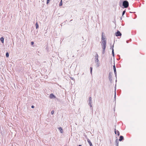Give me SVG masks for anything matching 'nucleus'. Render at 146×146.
<instances>
[{
  "label": "nucleus",
  "mask_w": 146,
  "mask_h": 146,
  "mask_svg": "<svg viewBox=\"0 0 146 146\" xmlns=\"http://www.w3.org/2000/svg\"><path fill=\"white\" fill-rule=\"evenodd\" d=\"M6 56L7 57H8L9 56V54L8 52H7L6 54Z\"/></svg>",
  "instance_id": "4468645a"
},
{
  "label": "nucleus",
  "mask_w": 146,
  "mask_h": 146,
  "mask_svg": "<svg viewBox=\"0 0 146 146\" xmlns=\"http://www.w3.org/2000/svg\"><path fill=\"white\" fill-rule=\"evenodd\" d=\"M4 38L3 37H1L0 38L1 41L3 43L4 42Z\"/></svg>",
  "instance_id": "9d476101"
},
{
  "label": "nucleus",
  "mask_w": 146,
  "mask_h": 146,
  "mask_svg": "<svg viewBox=\"0 0 146 146\" xmlns=\"http://www.w3.org/2000/svg\"><path fill=\"white\" fill-rule=\"evenodd\" d=\"M102 42L101 45L102 48L104 50L106 46V40L103 36V33L102 34Z\"/></svg>",
  "instance_id": "f257e3e1"
},
{
  "label": "nucleus",
  "mask_w": 146,
  "mask_h": 146,
  "mask_svg": "<svg viewBox=\"0 0 146 146\" xmlns=\"http://www.w3.org/2000/svg\"><path fill=\"white\" fill-rule=\"evenodd\" d=\"M31 108H34V106H31Z\"/></svg>",
  "instance_id": "412c9836"
},
{
  "label": "nucleus",
  "mask_w": 146,
  "mask_h": 146,
  "mask_svg": "<svg viewBox=\"0 0 146 146\" xmlns=\"http://www.w3.org/2000/svg\"><path fill=\"white\" fill-rule=\"evenodd\" d=\"M50 0H47V1L46 2L47 4H48V3L49 2Z\"/></svg>",
  "instance_id": "dca6fc26"
},
{
  "label": "nucleus",
  "mask_w": 146,
  "mask_h": 146,
  "mask_svg": "<svg viewBox=\"0 0 146 146\" xmlns=\"http://www.w3.org/2000/svg\"><path fill=\"white\" fill-rule=\"evenodd\" d=\"M98 55L97 54H96V55L95 56V58L96 59V60H95V62L97 63V64L98 63L99 60H98Z\"/></svg>",
  "instance_id": "20e7f679"
},
{
  "label": "nucleus",
  "mask_w": 146,
  "mask_h": 146,
  "mask_svg": "<svg viewBox=\"0 0 146 146\" xmlns=\"http://www.w3.org/2000/svg\"><path fill=\"white\" fill-rule=\"evenodd\" d=\"M116 36H120L121 35V33L119 31H117V32L116 33Z\"/></svg>",
  "instance_id": "7ed1b4c3"
},
{
  "label": "nucleus",
  "mask_w": 146,
  "mask_h": 146,
  "mask_svg": "<svg viewBox=\"0 0 146 146\" xmlns=\"http://www.w3.org/2000/svg\"><path fill=\"white\" fill-rule=\"evenodd\" d=\"M87 140L88 142V143L90 145V146H93L92 142H91L90 140L88 139Z\"/></svg>",
  "instance_id": "39448f33"
},
{
  "label": "nucleus",
  "mask_w": 146,
  "mask_h": 146,
  "mask_svg": "<svg viewBox=\"0 0 146 146\" xmlns=\"http://www.w3.org/2000/svg\"><path fill=\"white\" fill-rule=\"evenodd\" d=\"M113 68L114 71L115 73L116 72V68H115V65H114L113 66Z\"/></svg>",
  "instance_id": "f8f14e48"
},
{
  "label": "nucleus",
  "mask_w": 146,
  "mask_h": 146,
  "mask_svg": "<svg viewBox=\"0 0 146 146\" xmlns=\"http://www.w3.org/2000/svg\"><path fill=\"white\" fill-rule=\"evenodd\" d=\"M112 53L113 54V56L114 55V50H113V49L112 50Z\"/></svg>",
  "instance_id": "f3484780"
},
{
  "label": "nucleus",
  "mask_w": 146,
  "mask_h": 146,
  "mask_svg": "<svg viewBox=\"0 0 146 146\" xmlns=\"http://www.w3.org/2000/svg\"><path fill=\"white\" fill-rule=\"evenodd\" d=\"M115 94H116V93H115Z\"/></svg>",
  "instance_id": "4be33fe9"
},
{
  "label": "nucleus",
  "mask_w": 146,
  "mask_h": 146,
  "mask_svg": "<svg viewBox=\"0 0 146 146\" xmlns=\"http://www.w3.org/2000/svg\"><path fill=\"white\" fill-rule=\"evenodd\" d=\"M58 129L60 131L61 133H62L63 130L62 128L60 127L58 128Z\"/></svg>",
  "instance_id": "1a4fd4ad"
},
{
  "label": "nucleus",
  "mask_w": 146,
  "mask_h": 146,
  "mask_svg": "<svg viewBox=\"0 0 146 146\" xmlns=\"http://www.w3.org/2000/svg\"><path fill=\"white\" fill-rule=\"evenodd\" d=\"M123 139V137L122 136H121L119 137V141H121Z\"/></svg>",
  "instance_id": "6e6552de"
},
{
  "label": "nucleus",
  "mask_w": 146,
  "mask_h": 146,
  "mask_svg": "<svg viewBox=\"0 0 146 146\" xmlns=\"http://www.w3.org/2000/svg\"><path fill=\"white\" fill-rule=\"evenodd\" d=\"M90 72L91 73H92V67H90Z\"/></svg>",
  "instance_id": "2eb2a0df"
},
{
  "label": "nucleus",
  "mask_w": 146,
  "mask_h": 146,
  "mask_svg": "<svg viewBox=\"0 0 146 146\" xmlns=\"http://www.w3.org/2000/svg\"><path fill=\"white\" fill-rule=\"evenodd\" d=\"M125 11H123V15L125 13Z\"/></svg>",
  "instance_id": "6ab92c4d"
},
{
  "label": "nucleus",
  "mask_w": 146,
  "mask_h": 146,
  "mask_svg": "<svg viewBox=\"0 0 146 146\" xmlns=\"http://www.w3.org/2000/svg\"><path fill=\"white\" fill-rule=\"evenodd\" d=\"M50 98H56L55 96L54 95L52 94H50Z\"/></svg>",
  "instance_id": "423d86ee"
},
{
  "label": "nucleus",
  "mask_w": 146,
  "mask_h": 146,
  "mask_svg": "<svg viewBox=\"0 0 146 146\" xmlns=\"http://www.w3.org/2000/svg\"><path fill=\"white\" fill-rule=\"evenodd\" d=\"M36 29L38 28V24L37 22H36Z\"/></svg>",
  "instance_id": "9b49d317"
},
{
  "label": "nucleus",
  "mask_w": 146,
  "mask_h": 146,
  "mask_svg": "<svg viewBox=\"0 0 146 146\" xmlns=\"http://www.w3.org/2000/svg\"><path fill=\"white\" fill-rule=\"evenodd\" d=\"M54 113V111H51V113L52 115Z\"/></svg>",
  "instance_id": "a211bd4d"
},
{
  "label": "nucleus",
  "mask_w": 146,
  "mask_h": 146,
  "mask_svg": "<svg viewBox=\"0 0 146 146\" xmlns=\"http://www.w3.org/2000/svg\"><path fill=\"white\" fill-rule=\"evenodd\" d=\"M123 5L125 8H127L129 6V3L127 1H124L123 3Z\"/></svg>",
  "instance_id": "f03ea898"
},
{
  "label": "nucleus",
  "mask_w": 146,
  "mask_h": 146,
  "mask_svg": "<svg viewBox=\"0 0 146 146\" xmlns=\"http://www.w3.org/2000/svg\"><path fill=\"white\" fill-rule=\"evenodd\" d=\"M115 133L116 134H117L118 136L119 135L120 133L117 130H116L115 129Z\"/></svg>",
  "instance_id": "0eeeda50"
},
{
  "label": "nucleus",
  "mask_w": 146,
  "mask_h": 146,
  "mask_svg": "<svg viewBox=\"0 0 146 146\" xmlns=\"http://www.w3.org/2000/svg\"><path fill=\"white\" fill-rule=\"evenodd\" d=\"M78 146H82L81 145H79Z\"/></svg>",
  "instance_id": "5701e85b"
},
{
  "label": "nucleus",
  "mask_w": 146,
  "mask_h": 146,
  "mask_svg": "<svg viewBox=\"0 0 146 146\" xmlns=\"http://www.w3.org/2000/svg\"><path fill=\"white\" fill-rule=\"evenodd\" d=\"M62 0H61L59 3V6H61L62 5Z\"/></svg>",
  "instance_id": "ddd939ff"
},
{
  "label": "nucleus",
  "mask_w": 146,
  "mask_h": 146,
  "mask_svg": "<svg viewBox=\"0 0 146 146\" xmlns=\"http://www.w3.org/2000/svg\"><path fill=\"white\" fill-rule=\"evenodd\" d=\"M34 42H31V44L32 45H33L34 44Z\"/></svg>",
  "instance_id": "aec40b11"
}]
</instances>
